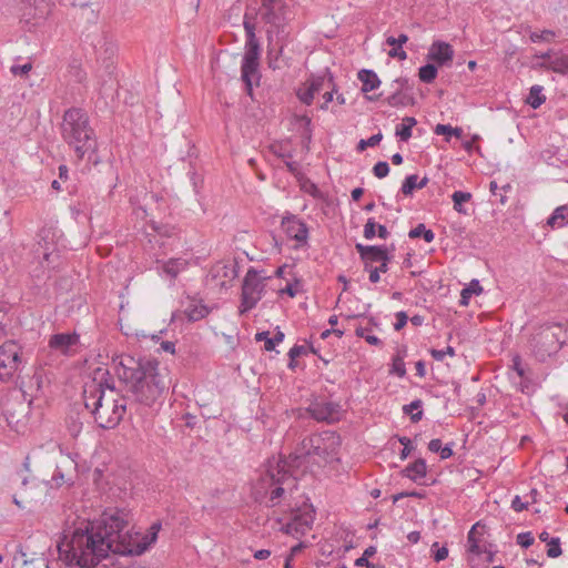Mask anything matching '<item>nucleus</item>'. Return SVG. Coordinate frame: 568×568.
I'll return each instance as SVG.
<instances>
[{
	"label": "nucleus",
	"mask_w": 568,
	"mask_h": 568,
	"mask_svg": "<svg viewBox=\"0 0 568 568\" xmlns=\"http://www.w3.org/2000/svg\"><path fill=\"white\" fill-rule=\"evenodd\" d=\"M134 516L128 508L109 507L93 520L82 519L63 530L58 542L60 559L69 567L95 568L110 552L142 555L158 539L161 523L146 534L134 530Z\"/></svg>",
	"instance_id": "f257e3e1"
},
{
	"label": "nucleus",
	"mask_w": 568,
	"mask_h": 568,
	"mask_svg": "<svg viewBox=\"0 0 568 568\" xmlns=\"http://www.w3.org/2000/svg\"><path fill=\"white\" fill-rule=\"evenodd\" d=\"M159 366L156 359L122 355L116 374L138 403L152 406L168 388Z\"/></svg>",
	"instance_id": "f03ea898"
},
{
	"label": "nucleus",
	"mask_w": 568,
	"mask_h": 568,
	"mask_svg": "<svg viewBox=\"0 0 568 568\" xmlns=\"http://www.w3.org/2000/svg\"><path fill=\"white\" fill-rule=\"evenodd\" d=\"M294 464L285 457L267 459L265 469L252 488L253 499L267 508L280 506L297 487Z\"/></svg>",
	"instance_id": "7ed1b4c3"
},
{
	"label": "nucleus",
	"mask_w": 568,
	"mask_h": 568,
	"mask_svg": "<svg viewBox=\"0 0 568 568\" xmlns=\"http://www.w3.org/2000/svg\"><path fill=\"white\" fill-rule=\"evenodd\" d=\"M60 134L63 142L73 153L75 163L84 159L93 165L100 162L97 133L84 109L72 106L64 111L62 122L60 123Z\"/></svg>",
	"instance_id": "20e7f679"
},
{
	"label": "nucleus",
	"mask_w": 568,
	"mask_h": 568,
	"mask_svg": "<svg viewBox=\"0 0 568 568\" xmlns=\"http://www.w3.org/2000/svg\"><path fill=\"white\" fill-rule=\"evenodd\" d=\"M83 400L94 422L103 429L115 428L126 413L125 397L104 394L103 383L97 379L84 384Z\"/></svg>",
	"instance_id": "39448f33"
},
{
	"label": "nucleus",
	"mask_w": 568,
	"mask_h": 568,
	"mask_svg": "<svg viewBox=\"0 0 568 568\" xmlns=\"http://www.w3.org/2000/svg\"><path fill=\"white\" fill-rule=\"evenodd\" d=\"M341 444V436L336 432L325 430L312 434L301 442L300 454L290 456L288 459L296 468L302 464H314L323 467L338 459Z\"/></svg>",
	"instance_id": "423d86ee"
},
{
	"label": "nucleus",
	"mask_w": 568,
	"mask_h": 568,
	"mask_svg": "<svg viewBox=\"0 0 568 568\" xmlns=\"http://www.w3.org/2000/svg\"><path fill=\"white\" fill-rule=\"evenodd\" d=\"M256 12L251 10L244 16L243 27L245 30V52L241 63V80L245 85V92L251 98L253 97V87L260 85L261 72H260V58H261V44L255 34L256 26L251 22Z\"/></svg>",
	"instance_id": "0eeeda50"
},
{
	"label": "nucleus",
	"mask_w": 568,
	"mask_h": 568,
	"mask_svg": "<svg viewBox=\"0 0 568 568\" xmlns=\"http://www.w3.org/2000/svg\"><path fill=\"white\" fill-rule=\"evenodd\" d=\"M261 6L258 8L253 6H247L244 16L251 10V12H256L255 17L251 19V22L261 17L262 21L268 24L267 34H282L288 33L286 31L287 24V4L285 0H260Z\"/></svg>",
	"instance_id": "6e6552de"
},
{
	"label": "nucleus",
	"mask_w": 568,
	"mask_h": 568,
	"mask_svg": "<svg viewBox=\"0 0 568 568\" xmlns=\"http://www.w3.org/2000/svg\"><path fill=\"white\" fill-rule=\"evenodd\" d=\"M22 346L16 341H6L0 346V379L9 382L24 366Z\"/></svg>",
	"instance_id": "1a4fd4ad"
},
{
	"label": "nucleus",
	"mask_w": 568,
	"mask_h": 568,
	"mask_svg": "<svg viewBox=\"0 0 568 568\" xmlns=\"http://www.w3.org/2000/svg\"><path fill=\"white\" fill-rule=\"evenodd\" d=\"M264 288L265 285L262 278L258 277V272L250 267L242 284L241 305L239 307L241 315L256 306L263 296Z\"/></svg>",
	"instance_id": "9d476101"
},
{
	"label": "nucleus",
	"mask_w": 568,
	"mask_h": 568,
	"mask_svg": "<svg viewBox=\"0 0 568 568\" xmlns=\"http://www.w3.org/2000/svg\"><path fill=\"white\" fill-rule=\"evenodd\" d=\"M287 36L288 33L267 34L266 59L268 68L273 71L282 70L290 65V59L283 55L284 48L287 43Z\"/></svg>",
	"instance_id": "9b49d317"
},
{
	"label": "nucleus",
	"mask_w": 568,
	"mask_h": 568,
	"mask_svg": "<svg viewBox=\"0 0 568 568\" xmlns=\"http://www.w3.org/2000/svg\"><path fill=\"white\" fill-rule=\"evenodd\" d=\"M307 413L317 422L334 424L342 418V407L338 403L315 400L307 407Z\"/></svg>",
	"instance_id": "f8f14e48"
},
{
	"label": "nucleus",
	"mask_w": 568,
	"mask_h": 568,
	"mask_svg": "<svg viewBox=\"0 0 568 568\" xmlns=\"http://www.w3.org/2000/svg\"><path fill=\"white\" fill-rule=\"evenodd\" d=\"M80 345V335L72 333H57L50 336L48 346L65 357L74 356Z\"/></svg>",
	"instance_id": "ddd939ff"
},
{
	"label": "nucleus",
	"mask_w": 568,
	"mask_h": 568,
	"mask_svg": "<svg viewBox=\"0 0 568 568\" xmlns=\"http://www.w3.org/2000/svg\"><path fill=\"white\" fill-rule=\"evenodd\" d=\"M281 226L288 239L296 241L300 245L307 243L308 227L296 215L286 212L282 217Z\"/></svg>",
	"instance_id": "4468645a"
},
{
	"label": "nucleus",
	"mask_w": 568,
	"mask_h": 568,
	"mask_svg": "<svg viewBox=\"0 0 568 568\" xmlns=\"http://www.w3.org/2000/svg\"><path fill=\"white\" fill-rule=\"evenodd\" d=\"M355 248L362 261L379 263L382 261L392 260L389 250L385 245H364L362 243H357Z\"/></svg>",
	"instance_id": "2eb2a0df"
},
{
	"label": "nucleus",
	"mask_w": 568,
	"mask_h": 568,
	"mask_svg": "<svg viewBox=\"0 0 568 568\" xmlns=\"http://www.w3.org/2000/svg\"><path fill=\"white\" fill-rule=\"evenodd\" d=\"M29 407L23 403L18 404V408H7L3 413L7 425L16 433H23L27 427V414Z\"/></svg>",
	"instance_id": "dca6fc26"
},
{
	"label": "nucleus",
	"mask_w": 568,
	"mask_h": 568,
	"mask_svg": "<svg viewBox=\"0 0 568 568\" xmlns=\"http://www.w3.org/2000/svg\"><path fill=\"white\" fill-rule=\"evenodd\" d=\"M454 50L453 47L444 41H434L429 52L428 59L435 61L438 65H445L453 61Z\"/></svg>",
	"instance_id": "f3484780"
},
{
	"label": "nucleus",
	"mask_w": 568,
	"mask_h": 568,
	"mask_svg": "<svg viewBox=\"0 0 568 568\" xmlns=\"http://www.w3.org/2000/svg\"><path fill=\"white\" fill-rule=\"evenodd\" d=\"M426 474L427 465L424 458L416 459L402 470V475L404 477H407L415 483H418L422 478L426 477Z\"/></svg>",
	"instance_id": "a211bd4d"
},
{
	"label": "nucleus",
	"mask_w": 568,
	"mask_h": 568,
	"mask_svg": "<svg viewBox=\"0 0 568 568\" xmlns=\"http://www.w3.org/2000/svg\"><path fill=\"white\" fill-rule=\"evenodd\" d=\"M357 79L362 82V92L367 93L379 88L381 80L375 71L362 69L357 73Z\"/></svg>",
	"instance_id": "6ab92c4d"
},
{
	"label": "nucleus",
	"mask_w": 568,
	"mask_h": 568,
	"mask_svg": "<svg viewBox=\"0 0 568 568\" xmlns=\"http://www.w3.org/2000/svg\"><path fill=\"white\" fill-rule=\"evenodd\" d=\"M385 101L393 108L407 106L415 103L413 91L399 92L398 90L392 91Z\"/></svg>",
	"instance_id": "aec40b11"
},
{
	"label": "nucleus",
	"mask_w": 568,
	"mask_h": 568,
	"mask_svg": "<svg viewBox=\"0 0 568 568\" xmlns=\"http://www.w3.org/2000/svg\"><path fill=\"white\" fill-rule=\"evenodd\" d=\"M184 314L189 321L196 322L204 318L209 314V308L201 302L191 300L184 310Z\"/></svg>",
	"instance_id": "412c9836"
},
{
	"label": "nucleus",
	"mask_w": 568,
	"mask_h": 568,
	"mask_svg": "<svg viewBox=\"0 0 568 568\" xmlns=\"http://www.w3.org/2000/svg\"><path fill=\"white\" fill-rule=\"evenodd\" d=\"M568 224V205H560L554 210L547 219V225L551 229H560Z\"/></svg>",
	"instance_id": "4be33fe9"
},
{
	"label": "nucleus",
	"mask_w": 568,
	"mask_h": 568,
	"mask_svg": "<svg viewBox=\"0 0 568 568\" xmlns=\"http://www.w3.org/2000/svg\"><path fill=\"white\" fill-rule=\"evenodd\" d=\"M417 124V121L413 116H405L400 124L396 125L395 134L400 141H408L412 138V129Z\"/></svg>",
	"instance_id": "5701e85b"
},
{
	"label": "nucleus",
	"mask_w": 568,
	"mask_h": 568,
	"mask_svg": "<svg viewBox=\"0 0 568 568\" xmlns=\"http://www.w3.org/2000/svg\"><path fill=\"white\" fill-rule=\"evenodd\" d=\"M547 69L552 70L557 73H567L568 72V54L564 53H554L551 60L547 64Z\"/></svg>",
	"instance_id": "b1692460"
},
{
	"label": "nucleus",
	"mask_w": 568,
	"mask_h": 568,
	"mask_svg": "<svg viewBox=\"0 0 568 568\" xmlns=\"http://www.w3.org/2000/svg\"><path fill=\"white\" fill-rule=\"evenodd\" d=\"M95 379H97V382L103 383L104 394L111 395V396H118L115 394V388H114V385L111 379L109 371L101 369V368L97 369L94 372V377L91 381H95Z\"/></svg>",
	"instance_id": "393cba45"
},
{
	"label": "nucleus",
	"mask_w": 568,
	"mask_h": 568,
	"mask_svg": "<svg viewBox=\"0 0 568 568\" xmlns=\"http://www.w3.org/2000/svg\"><path fill=\"white\" fill-rule=\"evenodd\" d=\"M483 292V287L479 281L473 280L468 286L462 290L460 293V305L467 306L473 295H479Z\"/></svg>",
	"instance_id": "a878e982"
},
{
	"label": "nucleus",
	"mask_w": 568,
	"mask_h": 568,
	"mask_svg": "<svg viewBox=\"0 0 568 568\" xmlns=\"http://www.w3.org/2000/svg\"><path fill=\"white\" fill-rule=\"evenodd\" d=\"M434 132L437 135H445L446 142L450 141V136L460 139L464 134L463 129L459 126L453 128L449 124H440V123L435 126Z\"/></svg>",
	"instance_id": "bb28decb"
},
{
	"label": "nucleus",
	"mask_w": 568,
	"mask_h": 568,
	"mask_svg": "<svg viewBox=\"0 0 568 568\" xmlns=\"http://www.w3.org/2000/svg\"><path fill=\"white\" fill-rule=\"evenodd\" d=\"M546 100V97L542 94V87L532 85L530 88L528 98L526 102L532 108L538 109Z\"/></svg>",
	"instance_id": "cd10ccee"
},
{
	"label": "nucleus",
	"mask_w": 568,
	"mask_h": 568,
	"mask_svg": "<svg viewBox=\"0 0 568 568\" xmlns=\"http://www.w3.org/2000/svg\"><path fill=\"white\" fill-rule=\"evenodd\" d=\"M423 402L420 399H415L410 404L405 405L403 407L404 414L410 415V420L413 423H417L423 418V410H422Z\"/></svg>",
	"instance_id": "c85d7f7f"
},
{
	"label": "nucleus",
	"mask_w": 568,
	"mask_h": 568,
	"mask_svg": "<svg viewBox=\"0 0 568 568\" xmlns=\"http://www.w3.org/2000/svg\"><path fill=\"white\" fill-rule=\"evenodd\" d=\"M409 239L423 237L425 242L430 243L435 239V234L430 229H426L425 224L419 223L408 233Z\"/></svg>",
	"instance_id": "c756f323"
},
{
	"label": "nucleus",
	"mask_w": 568,
	"mask_h": 568,
	"mask_svg": "<svg viewBox=\"0 0 568 568\" xmlns=\"http://www.w3.org/2000/svg\"><path fill=\"white\" fill-rule=\"evenodd\" d=\"M438 74L437 67L433 63H427L419 68L418 77L424 83H432Z\"/></svg>",
	"instance_id": "7c9ffc66"
},
{
	"label": "nucleus",
	"mask_w": 568,
	"mask_h": 568,
	"mask_svg": "<svg viewBox=\"0 0 568 568\" xmlns=\"http://www.w3.org/2000/svg\"><path fill=\"white\" fill-rule=\"evenodd\" d=\"M185 263L178 258H171L168 262H165L162 266V270L165 274H168L170 277L175 278L181 270H183Z\"/></svg>",
	"instance_id": "2f4dec72"
},
{
	"label": "nucleus",
	"mask_w": 568,
	"mask_h": 568,
	"mask_svg": "<svg viewBox=\"0 0 568 568\" xmlns=\"http://www.w3.org/2000/svg\"><path fill=\"white\" fill-rule=\"evenodd\" d=\"M470 199H471V194L469 192L455 191L452 195L454 209L458 213L466 214V210H464L463 204L470 201Z\"/></svg>",
	"instance_id": "473e14b6"
},
{
	"label": "nucleus",
	"mask_w": 568,
	"mask_h": 568,
	"mask_svg": "<svg viewBox=\"0 0 568 568\" xmlns=\"http://www.w3.org/2000/svg\"><path fill=\"white\" fill-rule=\"evenodd\" d=\"M270 151L280 159H291L293 156L292 151L287 148V143L274 142L268 146Z\"/></svg>",
	"instance_id": "72a5a7b5"
},
{
	"label": "nucleus",
	"mask_w": 568,
	"mask_h": 568,
	"mask_svg": "<svg viewBox=\"0 0 568 568\" xmlns=\"http://www.w3.org/2000/svg\"><path fill=\"white\" fill-rule=\"evenodd\" d=\"M301 189L316 200L323 199V192L314 182H312L310 179H306L305 176L301 181Z\"/></svg>",
	"instance_id": "f704fd0d"
},
{
	"label": "nucleus",
	"mask_w": 568,
	"mask_h": 568,
	"mask_svg": "<svg viewBox=\"0 0 568 568\" xmlns=\"http://www.w3.org/2000/svg\"><path fill=\"white\" fill-rule=\"evenodd\" d=\"M417 181H418V175H416V174L407 175L405 178V180L403 181L400 192L406 196L412 195L413 192L417 189Z\"/></svg>",
	"instance_id": "c9c22d12"
},
{
	"label": "nucleus",
	"mask_w": 568,
	"mask_h": 568,
	"mask_svg": "<svg viewBox=\"0 0 568 568\" xmlns=\"http://www.w3.org/2000/svg\"><path fill=\"white\" fill-rule=\"evenodd\" d=\"M389 374L396 375L400 378L405 377L406 367L404 361L402 359V355H394Z\"/></svg>",
	"instance_id": "e433bc0d"
},
{
	"label": "nucleus",
	"mask_w": 568,
	"mask_h": 568,
	"mask_svg": "<svg viewBox=\"0 0 568 568\" xmlns=\"http://www.w3.org/2000/svg\"><path fill=\"white\" fill-rule=\"evenodd\" d=\"M369 331L368 327L358 326L355 334L357 337L364 338L369 345L382 346L383 342L377 336L367 334Z\"/></svg>",
	"instance_id": "4c0bfd02"
},
{
	"label": "nucleus",
	"mask_w": 568,
	"mask_h": 568,
	"mask_svg": "<svg viewBox=\"0 0 568 568\" xmlns=\"http://www.w3.org/2000/svg\"><path fill=\"white\" fill-rule=\"evenodd\" d=\"M392 91L398 90L399 92L413 91L414 84L407 77H399L390 83Z\"/></svg>",
	"instance_id": "58836bf2"
},
{
	"label": "nucleus",
	"mask_w": 568,
	"mask_h": 568,
	"mask_svg": "<svg viewBox=\"0 0 568 568\" xmlns=\"http://www.w3.org/2000/svg\"><path fill=\"white\" fill-rule=\"evenodd\" d=\"M383 134L381 132L373 134L367 140H361L357 144V151L362 152L366 148H374L381 143Z\"/></svg>",
	"instance_id": "ea45409f"
},
{
	"label": "nucleus",
	"mask_w": 568,
	"mask_h": 568,
	"mask_svg": "<svg viewBox=\"0 0 568 568\" xmlns=\"http://www.w3.org/2000/svg\"><path fill=\"white\" fill-rule=\"evenodd\" d=\"M537 342H544L545 344H550V348L547 351L548 354H550L551 352H556L557 351V339H556V335L554 333H550L548 331H544L541 332L538 337H537Z\"/></svg>",
	"instance_id": "a19ab883"
},
{
	"label": "nucleus",
	"mask_w": 568,
	"mask_h": 568,
	"mask_svg": "<svg viewBox=\"0 0 568 568\" xmlns=\"http://www.w3.org/2000/svg\"><path fill=\"white\" fill-rule=\"evenodd\" d=\"M556 36V33L552 30H542L541 32H531L529 34V39L531 42H550L551 39Z\"/></svg>",
	"instance_id": "79ce46f5"
},
{
	"label": "nucleus",
	"mask_w": 568,
	"mask_h": 568,
	"mask_svg": "<svg viewBox=\"0 0 568 568\" xmlns=\"http://www.w3.org/2000/svg\"><path fill=\"white\" fill-rule=\"evenodd\" d=\"M560 539L558 537H552L548 541L547 556L550 558H557L561 555Z\"/></svg>",
	"instance_id": "37998d69"
},
{
	"label": "nucleus",
	"mask_w": 568,
	"mask_h": 568,
	"mask_svg": "<svg viewBox=\"0 0 568 568\" xmlns=\"http://www.w3.org/2000/svg\"><path fill=\"white\" fill-rule=\"evenodd\" d=\"M308 88L316 94L325 89V72L320 75H312Z\"/></svg>",
	"instance_id": "c03bdc74"
},
{
	"label": "nucleus",
	"mask_w": 568,
	"mask_h": 568,
	"mask_svg": "<svg viewBox=\"0 0 568 568\" xmlns=\"http://www.w3.org/2000/svg\"><path fill=\"white\" fill-rule=\"evenodd\" d=\"M485 526L481 525L480 523H476L471 528L470 530L468 531V535H467V544H468V548H473V545H477V544H480L481 540L480 538L477 536L478 534V528H484Z\"/></svg>",
	"instance_id": "a18cd8bd"
},
{
	"label": "nucleus",
	"mask_w": 568,
	"mask_h": 568,
	"mask_svg": "<svg viewBox=\"0 0 568 568\" xmlns=\"http://www.w3.org/2000/svg\"><path fill=\"white\" fill-rule=\"evenodd\" d=\"M433 558L436 562L443 561L448 556V549L443 546L439 547L438 542H434L432 546Z\"/></svg>",
	"instance_id": "49530a36"
},
{
	"label": "nucleus",
	"mask_w": 568,
	"mask_h": 568,
	"mask_svg": "<svg viewBox=\"0 0 568 568\" xmlns=\"http://www.w3.org/2000/svg\"><path fill=\"white\" fill-rule=\"evenodd\" d=\"M389 173V165L385 161H379L373 166V174L378 179H384Z\"/></svg>",
	"instance_id": "de8ad7c7"
},
{
	"label": "nucleus",
	"mask_w": 568,
	"mask_h": 568,
	"mask_svg": "<svg viewBox=\"0 0 568 568\" xmlns=\"http://www.w3.org/2000/svg\"><path fill=\"white\" fill-rule=\"evenodd\" d=\"M32 69V63L31 62H27L24 64H13L11 65L10 68V72L14 75V77H24L27 75Z\"/></svg>",
	"instance_id": "09e8293b"
},
{
	"label": "nucleus",
	"mask_w": 568,
	"mask_h": 568,
	"mask_svg": "<svg viewBox=\"0 0 568 568\" xmlns=\"http://www.w3.org/2000/svg\"><path fill=\"white\" fill-rule=\"evenodd\" d=\"M377 223L373 217H369L364 225L363 235L366 240H373L376 236Z\"/></svg>",
	"instance_id": "8fccbe9b"
},
{
	"label": "nucleus",
	"mask_w": 568,
	"mask_h": 568,
	"mask_svg": "<svg viewBox=\"0 0 568 568\" xmlns=\"http://www.w3.org/2000/svg\"><path fill=\"white\" fill-rule=\"evenodd\" d=\"M430 355L434 359L442 362L444 361L446 355L455 356V348L452 346H447L446 349H430Z\"/></svg>",
	"instance_id": "3c124183"
},
{
	"label": "nucleus",
	"mask_w": 568,
	"mask_h": 568,
	"mask_svg": "<svg viewBox=\"0 0 568 568\" xmlns=\"http://www.w3.org/2000/svg\"><path fill=\"white\" fill-rule=\"evenodd\" d=\"M516 541L523 548H528L534 544L535 538L530 531L520 532L517 535Z\"/></svg>",
	"instance_id": "603ef678"
},
{
	"label": "nucleus",
	"mask_w": 568,
	"mask_h": 568,
	"mask_svg": "<svg viewBox=\"0 0 568 568\" xmlns=\"http://www.w3.org/2000/svg\"><path fill=\"white\" fill-rule=\"evenodd\" d=\"M398 442L404 446L399 453L400 459L404 460L409 456L410 452L413 450L412 440L410 438L403 436L398 437Z\"/></svg>",
	"instance_id": "864d4df0"
},
{
	"label": "nucleus",
	"mask_w": 568,
	"mask_h": 568,
	"mask_svg": "<svg viewBox=\"0 0 568 568\" xmlns=\"http://www.w3.org/2000/svg\"><path fill=\"white\" fill-rule=\"evenodd\" d=\"M93 47H94V50L95 52L98 53L99 50H101L102 48H104V52L105 53H110V54H113L114 52V45L112 42H109L108 41V38L105 36H103L98 43H93Z\"/></svg>",
	"instance_id": "5fc2aeb1"
},
{
	"label": "nucleus",
	"mask_w": 568,
	"mask_h": 568,
	"mask_svg": "<svg viewBox=\"0 0 568 568\" xmlns=\"http://www.w3.org/2000/svg\"><path fill=\"white\" fill-rule=\"evenodd\" d=\"M287 171L293 174L297 181H302V179H304V175L303 173L301 172V169H300V164L295 161H285L284 162Z\"/></svg>",
	"instance_id": "6e6d98bb"
},
{
	"label": "nucleus",
	"mask_w": 568,
	"mask_h": 568,
	"mask_svg": "<svg viewBox=\"0 0 568 568\" xmlns=\"http://www.w3.org/2000/svg\"><path fill=\"white\" fill-rule=\"evenodd\" d=\"M395 317H396V322L394 323V329L398 332V331L403 329L405 327V325L407 324L408 315L406 312L400 311L395 314Z\"/></svg>",
	"instance_id": "4d7b16f0"
},
{
	"label": "nucleus",
	"mask_w": 568,
	"mask_h": 568,
	"mask_svg": "<svg viewBox=\"0 0 568 568\" xmlns=\"http://www.w3.org/2000/svg\"><path fill=\"white\" fill-rule=\"evenodd\" d=\"M315 93L307 88L306 90L302 91L301 89L297 91V97L306 105H311L313 103Z\"/></svg>",
	"instance_id": "13d9d810"
},
{
	"label": "nucleus",
	"mask_w": 568,
	"mask_h": 568,
	"mask_svg": "<svg viewBox=\"0 0 568 568\" xmlns=\"http://www.w3.org/2000/svg\"><path fill=\"white\" fill-rule=\"evenodd\" d=\"M388 55L400 61L407 59L406 52L403 50V45H395L388 51Z\"/></svg>",
	"instance_id": "bf43d9fd"
},
{
	"label": "nucleus",
	"mask_w": 568,
	"mask_h": 568,
	"mask_svg": "<svg viewBox=\"0 0 568 568\" xmlns=\"http://www.w3.org/2000/svg\"><path fill=\"white\" fill-rule=\"evenodd\" d=\"M70 73L79 83H82L87 78V73L81 69L80 65H71Z\"/></svg>",
	"instance_id": "052dcab7"
},
{
	"label": "nucleus",
	"mask_w": 568,
	"mask_h": 568,
	"mask_svg": "<svg viewBox=\"0 0 568 568\" xmlns=\"http://www.w3.org/2000/svg\"><path fill=\"white\" fill-rule=\"evenodd\" d=\"M408 41V37L405 33H400L397 38L388 37L386 39V44L389 47L403 45Z\"/></svg>",
	"instance_id": "680f3d73"
},
{
	"label": "nucleus",
	"mask_w": 568,
	"mask_h": 568,
	"mask_svg": "<svg viewBox=\"0 0 568 568\" xmlns=\"http://www.w3.org/2000/svg\"><path fill=\"white\" fill-rule=\"evenodd\" d=\"M528 506L529 501L524 503L518 495L511 500V508L517 513L528 509Z\"/></svg>",
	"instance_id": "e2e57ef3"
},
{
	"label": "nucleus",
	"mask_w": 568,
	"mask_h": 568,
	"mask_svg": "<svg viewBox=\"0 0 568 568\" xmlns=\"http://www.w3.org/2000/svg\"><path fill=\"white\" fill-rule=\"evenodd\" d=\"M307 354V348L305 346H302V345H294L290 352H288V357L291 359H296L297 357H300L301 355H305Z\"/></svg>",
	"instance_id": "0e129e2a"
},
{
	"label": "nucleus",
	"mask_w": 568,
	"mask_h": 568,
	"mask_svg": "<svg viewBox=\"0 0 568 568\" xmlns=\"http://www.w3.org/2000/svg\"><path fill=\"white\" fill-rule=\"evenodd\" d=\"M325 89H327V91H337L334 75L328 69L325 70Z\"/></svg>",
	"instance_id": "69168bd1"
},
{
	"label": "nucleus",
	"mask_w": 568,
	"mask_h": 568,
	"mask_svg": "<svg viewBox=\"0 0 568 568\" xmlns=\"http://www.w3.org/2000/svg\"><path fill=\"white\" fill-rule=\"evenodd\" d=\"M152 229L162 236H171L172 229L168 225H158L156 223H152Z\"/></svg>",
	"instance_id": "338daca9"
},
{
	"label": "nucleus",
	"mask_w": 568,
	"mask_h": 568,
	"mask_svg": "<svg viewBox=\"0 0 568 568\" xmlns=\"http://www.w3.org/2000/svg\"><path fill=\"white\" fill-rule=\"evenodd\" d=\"M51 480L54 483L55 487H60L61 485H63L65 483L64 475L60 468H57L54 470Z\"/></svg>",
	"instance_id": "774afa93"
}]
</instances>
